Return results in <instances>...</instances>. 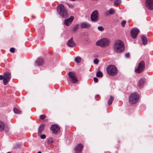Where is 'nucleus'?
<instances>
[{"label": "nucleus", "mask_w": 153, "mask_h": 153, "mask_svg": "<svg viewBox=\"0 0 153 153\" xmlns=\"http://www.w3.org/2000/svg\"><path fill=\"white\" fill-rule=\"evenodd\" d=\"M58 13L62 18L67 17L68 13L66 9L63 4H60L56 7Z\"/></svg>", "instance_id": "f257e3e1"}, {"label": "nucleus", "mask_w": 153, "mask_h": 153, "mask_svg": "<svg viewBox=\"0 0 153 153\" xmlns=\"http://www.w3.org/2000/svg\"><path fill=\"white\" fill-rule=\"evenodd\" d=\"M114 51L117 53H120L124 50V43L120 40L116 42L114 46Z\"/></svg>", "instance_id": "f03ea898"}, {"label": "nucleus", "mask_w": 153, "mask_h": 153, "mask_svg": "<svg viewBox=\"0 0 153 153\" xmlns=\"http://www.w3.org/2000/svg\"><path fill=\"white\" fill-rule=\"evenodd\" d=\"M106 71L109 75L114 76L117 74L118 70L117 68L114 65H110L107 67Z\"/></svg>", "instance_id": "7ed1b4c3"}, {"label": "nucleus", "mask_w": 153, "mask_h": 153, "mask_svg": "<svg viewBox=\"0 0 153 153\" xmlns=\"http://www.w3.org/2000/svg\"><path fill=\"white\" fill-rule=\"evenodd\" d=\"M140 99L139 94L136 92L131 94L129 97V101L131 104L136 103Z\"/></svg>", "instance_id": "20e7f679"}, {"label": "nucleus", "mask_w": 153, "mask_h": 153, "mask_svg": "<svg viewBox=\"0 0 153 153\" xmlns=\"http://www.w3.org/2000/svg\"><path fill=\"white\" fill-rule=\"evenodd\" d=\"M110 43L109 39L107 38H103L97 42V46H100L102 48L105 47L109 45Z\"/></svg>", "instance_id": "39448f33"}, {"label": "nucleus", "mask_w": 153, "mask_h": 153, "mask_svg": "<svg viewBox=\"0 0 153 153\" xmlns=\"http://www.w3.org/2000/svg\"><path fill=\"white\" fill-rule=\"evenodd\" d=\"M145 68V63L144 61H142L139 63L137 68L135 70V71L136 73H141L144 71Z\"/></svg>", "instance_id": "423d86ee"}, {"label": "nucleus", "mask_w": 153, "mask_h": 153, "mask_svg": "<svg viewBox=\"0 0 153 153\" xmlns=\"http://www.w3.org/2000/svg\"><path fill=\"white\" fill-rule=\"evenodd\" d=\"M11 78V73L9 72H5L4 74L3 83L4 85H6L10 81Z\"/></svg>", "instance_id": "0eeeda50"}, {"label": "nucleus", "mask_w": 153, "mask_h": 153, "mask_svg": "<svg viewBox=\"0 0 153 153\" xmlns=\"http://www.w3.org/2000/svg\"><path fill=\"white\" fill-rule=\"evenodd\" d=\"M99 13L97 10L94 11L91 16V19L93 22H96L99 19Z\"/></svg>", "instance_id": "6e6552de"}, {"label": "nucleus", "mask_w": 153, "mask_h": 153, "mask_svg": "<svg viewBox=\"0 0 153 153\" xmlns=\"http://www.w3.org/2000/svg\"><path fill=\"white\" fill-rule=\"evenodd\" d=\"M68 74L71 82L73 83H76L78 82V80L75 76V73L74 72H70L68 73Z\"/></svg>", "instance_id": "1a4fd4ad"}, {"label": "nucleus", "mask_w": 153, "mask_h": 153, "mask_svg": "<svg viewBox=\"0 0 153 153\" xmlns=\"http://www.w3.org/2000/svg\"><path fill=\"white\" fill-rule=\"evenodd\" d=\"M51 130L52 131L53 133L56 134L60 132V128L56 124L52 125L51 128Z\"/></svg>", "instance_id": "9d476101"}, {"label": "nucleus", "mask_w": 153, "mask_h": 153, "mask_svg": "<svg viewBox=\"0 0 153 153\" xmlns=\"http://www.w3.org/2000/svg\"><path fill=\"white\" fill-rule=\"evenodd\" d=\"M145 5L150 10H153V0H146Z\"/></svg>", "instance_id": "9b49d317"}, {"label": "nucleus", "mask_w": 153, "mask_h": 153, "mask_svg": "<svg viewBox=\"0 0 153 153\" xmlns=\"http://www.w3.org/2000/svg\"><path fill=\"white\" fill-rule=\"evenodd\" d=\"M139 31V30L138 29L136 28H133L131 31V36L134 39L136 38Z\"/></svg>", "instance_id": "f8f14e48"}, {"label": "nucleus", "mask_w": 153, "mask_h": 153, "mask_svg": "<svg viewBox=\"0 0 153 153\" xmlns=\"http://www.w3.org/2000/svg\"><path fill=\"white\" fill-rule=\"evenodd\" d=\"M83 145L80 143L79 144L74 148L75 153H81L82 152Z\"/></svg>", "instance_id": "ddd939ff"}, {"label": "nucleus", "mask_w": 153, "mask_h": 153, "mask_svg": "<svg viewBox=\"0 0 153 153\" xmlns=\"http://www.w3.org/2000/svg\"><path fill=\"white\" fill-rule=\"evenodd\" d=\"M74 19V17L71 16L69 18L66 19L64 21V24L67 26L70 25Z\"/></svg>", "instance_id": "4468645a"}, {"label": "nucleus", "mask_w": 153, "mask_h": 153, "mask_svg": "<svg viewBox=\"0 0 153 153\" xmlns=\"http://www.w3.org/2000/svg\"><path fill=\"white\" fill-rule=\"evenodd\" d=\"M67 44L70 47H73L75 45V43L73 40V38H71V39L68 40Z\"/></svg>", "instance_id": "2eb2a0df"}, {"label": "nucleus", "mask_w": 153, "mask_h": 153, "mask_svg": "<svg viewBox=\"0 0 153 153\" xmlns=\"http://www.w3.org/2000/svg\"><path fill=\"white\" fill-rule=\"evenodd\" d=\"M35 62L36 65H41L44 63L43 59L42 58H39L37 59Z\"/></svg>", "instance_id": "dca6fc26"}, {"label": "nucleus", "mask_w": 153, "mask_h": 153, "mask_svg": "<svg viewBox=\"0 0 153 153\" xmlns=\"http://www.w3.org/2000/svg\"><path fill=\"white\" fill-rule=\"evenodd\" d=\"M90 26V24L87 22H83L81 24V27L82 28H88Z\"/></svg>", "instance_id": "f3484780"}, {"label": "nucleus", "mask_w": 153, "mask_h": 153, "mask_svg": "<svg viewBox=\"0 0 153 153\" xmlns=\"http://www.w3.org/2000/svg\"><path fill=\"white\" fill-rule=\"evenodd\" d=\"M45 125L44 124L40 125L39 128L38 133L39 135H41L42 132V131L44 130Z\"/></svg>", "instance_id": "a211bd4d"}, {"label": "nucleus", "mask_w": 153, "mask_h": 153, "mask_svg": "<svg viewBox=\"0 0 153 153\" xmlns=\"http://www.w3.org/2000/svg\"><path fill=\"white\" fill-rule=\"evenodd\" d=\"M145 79L144 78H142L140 79L138 82V86L139 88L141 87L145 83Z\"/></svg>", "instance_id": "6ab92c4d"}, {"label": "nucleus", "mask_w": 153, "mask_h": 153, "mask_svg": "<svg viewBox=\"0 0 153 153\" xmlns=\"http://www.w3.org/2000/svg\"><path fill=\"white\" fill-rule=\"evenodd\" d=\"M114 97L111 95L110 96V97L108 102V105H110L111 104L112 102L114 100Z\"/></svg>", "instance_id": "aec40b11"}, {"label": "nucleus", "mask_w": 153, "mask_h": 153, "mask_svg": "<svg viewBox=\"0 0 153 153\" xmlns=\"http://www.w3.org/2000/svg\"><path fill=\"white\" fill-rule=\"evenodd\" d=\"M141 38L143 44V45H146L147 42V39L146 37L144 36H143L141 37Z\"/></svg>", "instance_id": "412c9836"}, {"label": "nucleus", "mask_w": 153, "mask_h": 153, "mask_svg": "<svg viewBox=\"0 0 153 153\" xmlns=\"http://www.w3.org/2000/svg\"><path fill=\"white\" fill-rule=\"evenodd\" d=\"M5 125L4 123L0 120V131H2L4 129Z\"/></svg>", "instance_id": "4be33fe9"}, {"label": "nucleus", "mask_w": 153, "mask_h": 153, "mask_svg": "<svg viewBox=\"0 0 153 153\" xmlns=\"http://www.w3.org/2000/svg\"><path fill=\"white\" fill-rule=\"evenodd\" d=\"M96 76L98 77H102L103 76V74L100 71H98L96 73Z\"/></svg>", "instance_id": "5701e85b"}, {"label": "nucleus", "mask_w": 153, "mask_h": 153, "mask_svg": "<svg viewBox=\"0 0 153 153\" xmlns=\"http://www.w3.org/2000/svg\"><path fill=\"white\" fill-rule=\"evenodd\" d=\"M78 25H76L73 27L72 28V30L74 32H75L78 28Z\"/></svg>", "instance_id": "b1692460"}, {"label": "nucleus", "mask_w": 153, "mask_h": 153, "mask_svg": "<svg viewBox=\"0 0 153 153\" xmlns=\"http://www.w3.org/2000/svg\"><path fill=\"white\" fill-rule=\"evenodd\" d=\"M13 111L16 114H20L22 113L21 111L16 108H14L13 109Z\"/></svg>", "instance_id": "393cba45"}, {"label": "nucleus", "mask_w": 153, "mask_h": 153, "mask_svg": "<svg viewBox=\"0 0 153 153\" xmlns=\"http://www.w3.org/2000/svg\"><path fill=\"white\" fill-rule=\"evenodd\" d=\"M54 141L53 139L51 137H50L48 138V143L49 144H51L54 143Z\"/></svg>", "instance_id": "a878e982"}, {"label": "nucleus", "mask_w": 153, "mask_h": 153, "mask_svg": "<svg viewBox=\"0 0 153 153\" xmlns=\"http://www.w3.org/2000/svg\"><path fill=\"white\" fill-rule=\"evenodd\" d=\"M75 61L77 63H79L81 62V58L79 57H76L75 59Z\"/></svg>", "instance_id": "bb28decb"}, {"label": "nucleus", "mask_w": 153, "mask_h": 153, "mask_svg": "<svg viewBox=\"0 0 153 153\" xmlns=\"http://www.w3.org/2000/svg\"><path fill=\"white\" fill-rule=\"evenodd\" d=\"M121 2V0H116L114 2V4L116 5H118L120 4Z\"/></svg>", "instance_id": "cd10ccee"}, {"label": "nucleus", "mask_w": 153, "mask_h": 153, "mask_svg": "<svg viewBox=\"0 0 153 153\" xmlns=\"http://www.w3.org/2000/svg\"><path fill=\"white\" fill-rule=\"evenodd\" d=\"M115 13V10L113 9H110L109 10V13L110 14H113Z\"/></svg>", "instance_id": "c85d7f7f"}, {"label": "nucleus", "mask_w": 153, "mask_h": 153, "mask_svg": "<svg viewBox=\"0 0 153 153\" xmlns=\"http://www.w3.org/2000/svg\"><path fill=\"white\" fill-rule=\"evenodd\" d=\"M46 117L45 115H42L40 116V118L42 120H44Z\"/></svg>", "instance_id": "c756f323"}, {"label": "nucleus", "mask_w": 153, "mask_h": 153, "mask_svg": "<svg viewBox=\"0 0 153 153\" xmlns=\"http://www.w3.org/2000/svg\"><path fill=\"white\" fill-rule=\"evenodd\" d=\"M126 21L125 20H123L121 22V25L123 27L125 26V25L126 24Z\"/></svg>", "instance_id": "7c9ffc66"}, {"label": "nucleus", "mask_w": 153, "mask_h": 153, "mask_svg": "<svg viewBox=\"0 0 153 153\" xmlns=\"http://www.w3.org/2000/svg\"><path fill=\"white\" fill-rule=\"evenodd\" d=\"M98 29L99 30L102 31L104 30V28L103 27L101 26H99L98 27Z\"/></svg>", "instance_id": "2f4dec72"}, {"label": "nucleus", "mask_w": 153, "mask_h": 153, "mask_svg": "<svg viewBox=\"0 0 153 153\" xmlns=\"http://www.w3.org/2000/svg\"><path fill=\"white\" fill-rule=\"evenodd\" d=\"M99 62L98 59H95L94 60V63L97 64Z\"/></svg>", "instance_id": "473e14b6"}, {"label": "nucleus", "mask_w": 153, "mask_h": 153, "mask_svg": "<svg viewBox=\"0 0 153 153\" xmlns=\"http://www.w3.org/2000/svg\"><path fill=\"white\" fill-rule=\"evenodd\" d=\"M10 51L12 53H14L15 51V49L14 48H11L10 49Z\"/></svg>", "instance_id": "72a5a7b5"}, {"label": "nucleus", "mask_w": 153, "mask_h": 153, "mask_svg": "<svg viewBox=\"0 0 153 153\" xmlns=\"http://www.w3.org/2000/svg\"><path fill=\"white\" fill-rule=\"evenodd\" d=\"M46 137V135L45 134H42L41 135L40 137L42 139H44Z\"/></svg>", "instance_id": "f704fd0d"}, {"label": "nucleus", "mask_w": 153, "mask_h": 153, "mask_svg": "<svg viewBox=\"0 0 153 153\" xmlns=\"http://www.w3.org/2000/svg\"><path fill=\"white\" fill-rule=\"evenodd\" d=\"M94 80L95 82H98V79L96 77H94Z\"/></svg>", "instance_id": "c9c22d12"}, {"label": "nucleus", "mask_w": 153, "mask_h": 153, "mask_svg": "<svg viewBox=\"0 0 153 153\" xmlns=\"http://www.w3.org/2000/svg\"><path fill=\"white\" fill-rule=\"evenodd\" d=\"M129 56H130V54H129V53H126L125 55V56L126 57V58H129Z\"/></svg>", "instance_id": "e433bc0d"}, {"label": "nucleus", "mask_w": 153, "mask_h": 153, "mask_svg": "<svg viewBox=\"0 0 153 153\" xmlns=\"http://www.w3.org/2000/svg\"><path fill=\"white\" fill-rule=\"evenodd\" d=\"M100 97V96L99 95H97L95 96V98L97 100H98Z\"/></svg>", "instance_id": "4c0bfd02"}, {"label": "nucleus", "mask_w": 153, "mask_h": 153, "mask_svg": "<svg viewBox=\"0 0 153 153\" xmlns=\"http://www.w3.org/2000/svg\"><path fill=\"white\" fill-rule=\"evenodd\" d=\"M21 145H22V144H21L20 143H19V144H16V147H19L21 146Z\"/></svg>", "instance_id": "58836bf2"}, {"label": "nucleus", "mask_w": 153, "mask_h": 153, "mask_svg": "<svg viewBox=\"0 0 153 153\" xmlns=\"http://www.w3.org/2000/svg\"><path fill=\"white\" fill-rule=\"evenodd\" d=\"M4 79V75H0V80L3 79Z\"/></svg>", "instance_id": "ea45409f"}, {"label": "nucleus", "mask_w": 153, "mask_h": 153, "mask_svg": "<svg viewBox=\"0 0 153 153\" xmlns=\"http://www.w3.org/2000/svg\"><path fill=\"white\" fill-rule=\"evenodd\" d=\"M68 6L70 7H71V8L73 7V6L71 4H69V5H68Z\"/></svg>", "instance_id": "a19ab883"}, {"label": "nucleus", "mask_w": 153, "mask_h": 153, "mask_svg": "<svg viewBox=\"0 0 153 153\" xmlns=\"http://www.w3.org/2000/svg\"><path fill=\"white\" fill-rule=\"evenodd\" d=\"M37 153H42L41 152L39 151Z\"/></svg>", "instance_id": "79ce46f5"}, {"label": "nucleus", "mask_w": 153, "mask_h": 153, "mask_svg": "<svg viewBox=\"0 0 153 153\" xmlns=\"http://www.w3.org/2000/svg\"><path fill=\"white\" fill-rule=\"evenodd\" d=\"M108 11H107L106 12V14H108Z\"/></svg>", "instance_id": "37998d69"}, {"label": "nucleus", "mask_w": 153, "mask_h": 153, "mask_svg": "<svg viewBox=\"0 0 153 153\" xmlns=\"http://www.w3.org/2000/svg\"><path fill=\"white\" fill-rule=\"evenodd\" d=\"M7 153H11V152H7Z\"/></svg>", "instance_id": "c03bdc74"}, {"label": "nucleus", "mask_w": 153, "mask_h": 153, "mask_svg": "<svg viewBox=\"0 0 153 153\" xmlns=\"http://www.w3.org/2000/svg\"><path fill=\"white\" fill-rule=\"evenodd\" d=\"M32 17L33 18H35V17H34L33 16H32Z\"/></svg>", "instance_id": "a18cd8bd"}, {"label": "nucleus", "mask_w": 153, "mask_h": 153, "mask_svg": "<svg viewBox=\"0 0 153 153\" xmlns=\"http://www.w3.org/2000/svg\"><path fill=\"white\" fill-rule=\"evenodd\" d=\"M108 152V153H111V152Z\"/></svg>", "instance_id": "49530a36"}]
</instances>
